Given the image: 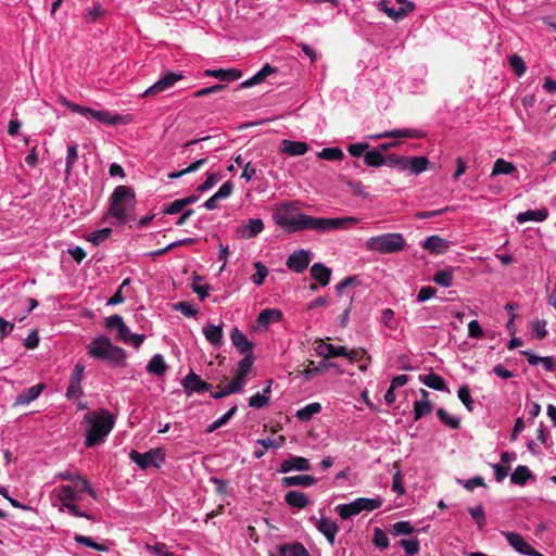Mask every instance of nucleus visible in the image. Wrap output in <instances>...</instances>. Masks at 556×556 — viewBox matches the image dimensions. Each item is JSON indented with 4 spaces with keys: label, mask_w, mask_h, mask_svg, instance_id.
<instances>
[{
    "label": "nucleus",
    "mask_w": 556,
    "mask_h": 556,
    "mask_svg": "<svg viewBox=\"0 0 556 556\" xmlns=\"http://www.w3.org/2000/svg\"><path fill=\"white\" fill-rule=\"evenodd\" d=\"M299 208L298 202L282 204L273 216L275 223L286 229L289 233H292L308 229L316 230L318 232H328L340 228H348L349 226L359 222L357 217L353 216L341 218L313 217L303 213H298Z\"/></svg>",
    "instance_id": "f257e3e1"
},
{
    "label": "nucleus",
    "mask_w": 556,
    "mask_h": 556,
    "mask_svg": "<svg viewBox=\"0 0 556 556\" xmlns=\"http://www.w3.org/2000/svg\"><path fill=\"white\" fill-rule=\"evenodd\" d=\"M136 207V194L128 186H118L110 198L108 214L117 219L119 224H126L134 219Z\"/></svg>",
    "instance_id": "f03ea898"
},
{
    "label": "nucleus",
    "mask_w": 556,
    "mask_h": 556,
    "mask_svg": "<svg viewBox=\"0 0 556 556\" xmlns=\"http://www.w3.org/2000/svg\"><path fill=\"white\" fill-rule=\"evenodd\" d=\"M87 350L91 357L104 361L113 367H124L126 365L125 350L114 345L108 337L94 338L88 344Z\"/></svg>",
    "instance_id": "7ed1b4c3"
},
{
    "label": "nucleus",
    "mask_w": 556,
    "mask_h": 556,
    "mask_svg": "<svg viewBox=\"0 0 556 556\" xmlns=\"http://www.w3.org/2000/svg\"><path fill=\"white\" fill-rule=\"evenodd\" d=\"M85 418L90 421L86 434V446L92 447L110 433L114 426V418L108 410H100L92 418L86 415Z\"/></svg>",
    "instance_id": "20e7f679"
},
{
    "label": "nucleus",
    "mask_w": 556,
    "mask_h": 556,
    "mask_svg": "<svg viewBox=\"0 0 556 556\" xmlns=\"http://www.w3.org/2000/svg\"><path fill=\"white\" fill-rule=\"evenodd\" d=\"M60 102L62 105L70 109L72 112L77 113L81 116H85L86 118L90 121H96L104 125H118L124 123V117L119 114L112 115L109 111L104 110H93L88 106L79 105L76 103L71 102L66 98L62 97L60 99Z\"/></svg>",
    "instance_id": "39448f33"
},
{
    "label": "nucleus",
    "mask_w": 556,
    "mask_h": 556,
    "mask_svg": "<svg viewBox=\"0 0 556 556\" xmlns=\"http://www.w3.org/2000/svg\"><path fill=\"white\" fill-rule=\"evenodd\" d=\"M367 249L382 254L400 252L405 247V240L401 233L392 232L371 237L366 242Z\"/></svg>",
    "instance_id": "423d86ee"
},
{
    "label": "nucleus",
    "mask_w": 556,
    "mask_h": 556,
    "mask_svg": "<svg viewBox=\"0 0 556 556\" xmlns=\"http://www.w3.org/2000/svg\"><path fill=\"white\" fill-rule=\"evenodd\" d=\"M129 457L136 465L146 470L150 467L160 468L165 460V452L161 447L152 448L146 453L131 450Z\"/></svg>",
    "instance_id": "0eeeda50"
},
{
    "label": "nucleus",
    "mask_w": 556,
    "mask_h": 556,
    "mask_svg": "<svg viewBox=\"0 0 556 556\" xmlns=\"http://www.w3.org/2000/svg\"><path fill=\"white\" fill-rule=\"evenodd\" d=\"M181 386L187 396H190L193 393H203L212 389L211 383L202 380L201 377L192 370L182 378Z\"/></svg>",
    "instance_id": "6e6552de"
},
{
    "label": "nucleus",
    "mask_w": 556,
    "mask_h": 556,
    "mask_svg": "<svg viewBox=\"0 0 556 556\" xmlns=\"http://www.w3.org/2000/svg\"><path fill=\"white\" fill-rule=\"evenodd\" d=\"M503 534L507 542L520 554L528 556H543L528 544L520 534L515 532H504Z\"/></svg>",
    "instance_id": "1a4fd4ad"
},
{
    "label": "nucleus",
    "mask_w": 556,
    "mask_h": 556,
    "mask_svg": "<svg viewBox=\"0 0 556 556\" xmlns=\"http://www.w3.org/2000/svg\"><path fill=\"white\" fill-rule=\"evenodd\" d=\"M182 78L181 74L176 73H167L162 78H160L156 83H154L151 87H149L143 96H156L168 88H170L176 81L180 80Z\"/></svg>",
    "instance_id": "9d476101"
},
{
    "label": "nucleus",
    "mask_w": 556,
    "mask_h": 556,
    "mask_svg": "<svg viewBox=\"0 0 556 556\" xmlns=\"http://www.w3.org/2000/svg\"><path fill=\"white\" fill-rule=\"evenodd\" d=\"M311 257L309 252L306 250H299L293 252L287 260V267L296 273H303L309 265Z\"/></svg>",
    "instance_id": "9b49d317"
},
{
    "label": "nucleus",
    "mask_w": 556,
    "mask_h": 556,
    "mask_svg": "<svg viewBox=\"0 0 556 556\" xmlns=\"http://www.w3.org/2000/svg\"><path fill=\"white\" fill-rule=\"evenodd\" d=\"M264 230V222L261 218H251L247 224L237 228V235L241 239H252Z\"/></svg>",
    "instance_id": "f8f14e48"
},
{
    "label": "nucleus",
    "mask_w": 556,
    "mask_h": 556,
    "mask_svg": "<svg viewBox=\"0 0 556 556\" xmlns=\"http://www.w3.org/2000/svg\"><path fill=\"white\" fill-rule=\"evenodd\" d=\"M312 466L307 458L302 456H291L285 459L278 469L279 472H290L292 470L308 471Z\"/></svg>",
    "instance_id": "ddd939ff"
},
{
    "label": "nucleus",
    "mask_w": 556,
    "mask_h": 556,
    "mask_svg": "<svg viewBox=\"0 0 556 556\" xmlns=\"http://www.w3.org/2000/svg\"><path fill=\"white\" fill-rule=\"evenodd\" d=\"M315 344L316 354L326 359L346 355L345 346H334L332 344L325 343L321 339L316 340Z\"/></svg>",
    "instance_id": "4468645a"
},
{
    "label": "nucleus",
    "mask_w": 556,
    "mask_h": 556,
    "mask_svg": "<svg viewBox=\"0 0 556 556\" xmlns=\"http://www.w3.org/2000/svg\"><path fill=\"white\" fill-rule=\"evenodd\" d=\"M45 388H46L45 383H38V384H35V386L24 390L23 392H21L17 395V397L13 402L12 406L18 407V406H24V405L30 404L33 401H35L40 395V393L42 392V390Z\"/></svg>",
    "instance_id": "2eb2a0df"
},
{
    "label": "nucleus",
    "mask_w": 556,
    "mask_h": 556,
    "mask_svg": "<svg viewBox=\"0 0 556 556\" xmlns=\"http://www.w3.org/2000/svg\"><path fill=\"white\" fill-rule=\"evenodd\" d=\"M422 248L431 254H443L450 248V242L439 236H430L422 242Z\"/></svg>",
    "instance_id": "dca6fc26"
},
{
    "label": "nucleus",
    "mask_w": 556,
    "mask_h": 556,
    "mask_svg": "<svg viewBox=\"0 0 556 556\" xmlns=\"http://www.w3.org/2000/svg\"><path fill=\"white\" fill-rule=\"evenodd\" d=\"M280 151L290 156L304 155L308 151V144L304 141L283 139L280 142Z\"/></svg>",
    "instance_id": "f3484780"
},
{
    "label": "nucleus",
    "mask_w": 556,
    "mask_h": 556,
    "mask_svg": "<svg viewBox=\"0 0 556 556\" xmlns=\"http://www.w3.org/2000/svg\"><path fill=\"white\" fill-rule=\"evenodd\" d=\"M230 340L233 346L241 353L247 355L252 353L253 343L248 340L247 336L238 328H233L230 332Z\"/></svg>",
    "instance_id": "a211bd4d"
},
{
    "label": "nucleus",
    "mask_w": 556,
    "mask_h": 556,
    "mask_svg": "<svg viewBox=\"0 0 556 556\" xmlns=\"http://www.w3.org/2000/svg\"><path fill=\"white\" fill-rule=\"evenodd\" d=\"M314 520L316 521V527L318 531H320L326 536L330 545H333L336 541V535L339 531L338 525L328 518H321L319 520H316L314 518Z\"/></svg>",
    "instance_id": "6ab92c4d"
},
{
    "label": "nucleus",
    "mask_w": 556,
    "mask_h": 556,
    "mask_svg": "<svg viewBox=\"0 0 556 556\" xmlns=\"http://www.w3.org/2000/svg\"><path fill=\"white\" fill-rule=\"evenodd\" d=\"M378 9L380 11L384 12L392 20L400 21V20H403L405 16H407L408 13H410L415 10V4L407 3V8H399L397 10H395L393 8H389L388 2L386 0H381L378 3Z\"/></svg>",
    "instance_id": "aec40b11"
},
{
    "label": "nucleus",
    "mask_w": 556,
    "mask_h": 556,
    "mask_svg": "<svg viewBox=\"0 0 556 556\" xmlns=\"http://www.w3.org/2000/svg\"><path fill=\"white\" fill-rule=\"evenodd\" d=\"M520 353L527 357V361L530 365L534 366L541 363L545 370H556V359L553 356H538L530 351H520Z\"/></svg>",
    "instance_id": "412c9836"
},
{
    "label": "nucleus",
    "mask_w": 556,
    "mask_h": 556,
    "mask_svg": "<svg viewBox=\"0 0 556 556\" xmlns=\"http://www.w3.org/2000/svg\"><path fill=\"white\" fill-rule=\"evenodd\" d=\"M276 72H277V68L273 67L270 64L267 63L254 76H252L251 78L242 81L239 85V88L240 89L250 88L252 86L261 84L262 81L265 80V78L267 76H269L270 74H274Z\"/></svg>",
    "instance_id": "4be33fe9"
},
{
    "label": "nucleus",
    "mask_w": 556,
    "mask_h": 556,
    "mask_svg": "<svg viewBox=\"0 0 556 556\" xmlns=\"http://www.w3.org/2000/svg\"><path fill=\"white\" fill-rule=\"evenodd\" d=\"M331 274V269L323 263H315L311 267L312 278L316 280L321 287H326L330 282Z\"/></svg>",
    "instance_id": "5701e85b"
},
{
    "label": "nucleus",
    "mask_w": 556,
    "mask_h": 556,
    "mask_svg": "<svg viewBox=\"0 0 556 556\" xmlns=\"http://www.w3.org/2000/svg\"><path fill=\"white\" fill-rule=\"evenodd\" d=\"M205 76H212L220 81H235L241 78L242 72L237 68H230V70H206L204 72Z\"/></svg>",
    "instance_id": "b1692460"
},
{
    "label": "nucleus",
    "mask_w": 556,
    "mask_h": 556,
    "mask_svg": "<svg viewBox=\"0 0 556 556\" xmlns=\"http://www.w3.org/2000/svg\"><path fill=\"white\" fill-rule=\"evenodd\" d=\"M315 483H316V479L313 476H307V475L283 477L281 479V485L285 488L295 486V485L308 488Z\"/></svg>",
    "instance_id": "393cba45"
},
{
    "label": "nucleus",
    "mask_w": 556,
    "mask_h": 556,
    "mask_svg": "<svg viewBox=\"0 0 556 556\" xmlns=\"http://www.w3.org/2000/svg\"><path fill=\"white\" fill-rule=\"evenodd\" d=\"M285 502L289 506L294 507V508H299V509L305 508L308 505V503H309L308 497L306 496V494H304L301 491H295V490H292V491H289V492L286 493Z\"/></svg>",
    "instance_id": "a878e982"
},
{
    "label": "nucleus",
    "mask_w": 556,
    "mask_h": 556,
    "mask_svg": "<svg viewBox=\"0 0 556 556\" xmlns=\"http://www.w3.org/2000/svg\"><path fill=\"white\" fill-rule=\"evenodd\" d=\"M282 312L277 308H265L257 316V323L262 327H268L273 323H278L282 319Z\"/></svg>",
    "instance_id": "bb28decb"
},
{
    "label": "nucleus",
    "mask_w": 556,
    "mask_h": 556,
    "mask_svg": "<svg viewBox=\"0 0 556 556\" xmlns=\"http://www.w3.org/2000/svg\"><path fill=\"white\" fill-rule=\"evenodd\" d=\"M548 212L546 208L541 210H528L517 215L516 219L519 224L526 222H543L547 218Z\"/></svg>",
    "instance_id": "cd10ccee"
},
{
    "label": "nucleus",
    "mask_w": 556,
    "mask_h": 556,
    "mask_svg": "<svg viewBox=\"0 0 556 556\" xmlns=\"http://www.w3.org/2000/svg\"><path fill=\"white\" fill-rule=\"evenodd\" d=\"M429 166V160L426 156H413L407 157L406 170L410 174L418 175L425 170H427Z\"/></svg>",
    "instance_id": "c85d7f7f"
},
{
    "label": "nucleus",
    "mask_w": 556,
    "mask_h": 556,
    "mask_svg": "<svg viewBox=\"0 0 556 556\" xmlns=\"http://www.w3.org/2000/svg\"><path fill=\"white\" fill-rule=\"evenodd\" d=\"M278 556H309V554L301 543H292L280 545Z\"/></svg>",
    "instance_id": "c756f323"
},
{
    "label": "nucleus",
    "mask_w": 556,
    "mask_h": 556,
    "mask_svg": "<svg viewBox=\"0 0 556 556\" xmlns=\"http://www.w3.org/2000/svg\"><path fill=\"white\" fill-rule=\"evenodd\" d=\"M203 334L206 340L214 346H220L223 343V327L207 325L203 328Z\"/></svg>",
    "instance_id": "7c9ffc66"
},
{
    "label": "nucleus",
    "mask_w": 556,
    "mask_h": 556,
    "mask_svg": "<svg viewBox=\"0 0 556 556\" xmlns=\"http://www.w3.org/2000/svg\"><path fill=\"white\" fill-rule=\"evenodd\" d=\"M424 137L422 131L417 129H401V130H391L383 132L381 135L376 136L375 138H413L418 139Z\"/></svg>",
    "instance_id": "2f4dec72"
},
{
    "label": "nucleus",
    "mask_w": 556,
    "mask_h": 556,
    "mask_svg": "<svg viewBox=\"0 0 556 556\" xmlns=\"http://www.w3.org/2000/svg\"><path fill=\"white\" fill-rule=\"evenodd\" d=\"M531 478H532L531 470L525 465H519L516 467V469L511 473L510 481L513 484H516V485H525L527 483V481Z\"/></svg>",
    "instance_id": "473e14b6"
},
{
    "label": "nucleus",
    "mask_w": 556,
    "mask_h": 556,
    "mask_svg": "<svg viewBox=\"0 0 556 556\" xmlns=\"http://www.w3.org/2000/svg\"><path fill=\"white\" fill-rule=\"evenodd\" d=\"M422 383H425L428 388H431L437 391H445L447 390L444 379L434 372L425 375L420 377Z\"/></svg>",
    "instance_id": "72a5a7b5"
},
{
    "label": "nucleus",
    "mask_w": 556,
    "mask_h": 556,
    "mask_svg": "<svg viewBox=\"0 0 556 556\" xmlns=\"http://www.w3.org/2000/svg\"><path fill=\"white\" fill-rule=\"evenodd\" d=\"M364 163L367 166L380 167L382 165H386V155L381 153V150L368 149L367 152L364 154Z\"/></svg>",
    "instance_id": "f704fd0d"
},
{
    "label": "nucleus",
    "mask_w": 556,
    "mask_h": 556,
    "mask_svg": "<svg viewBox=\"0 0 556 556\" xmlns=\"http://www.w3.org/2000/svg\"><path fill=\"white\" fill-rule=\"evenodd\" d=\"M336 511L339 514V516L342 519H349L352 516H355V515H358L362 513L357 500H355L349 504L338 505L336 507Z\"/></svg>",
    "instance_id": "c9c22d12"
},
{
    "label": "nucleus",
    "mask_w": 556,
    "mask_h": 556,
    "mask_svg": "<svg viewBox=\"0 0 556 556\" xmlns=\"http://www.w3.org/2000/svg\"><path fill=\"white\" fill-rule=\"evenodd\" d=\"M167 369V365L161 354H155L147 365V370L156 376H163Z\"/></svg>",
    "instance_id": "e433bc0d"
},
{
    "label": "nucleus",
    "mask_w": 556,
    "mask_h": 556,
    "mask_svg": "<svg viewBox=\"0 0 556 556\" xmlns=\"http://www.w3.org/2000/svg\"><path fill=\"white\" fill-rule=\"evenodd\" d=\"M321 410V405L317 402L311 403L296 412V418L302 421H308L314 415Z\"/></svg>",
    "instance_id": "4c0bfd02"
},
{
    "label": "nucleus",
    "mask_w": 556,
    "mask_h": 556,
    "mask_svg": "<svg viewBox=\"0 0 556 556\" xmlns=\"http://www.w3.org/2000/svg\"><path fill=\"white\" fill-rule=\"evenodd\" d=\"M516 170V166L511 162H507L504 159H497L493 165L492 175H509Z\"/></svg>",
    "instance_id": "58836bf2"
},
{
    "label": "nucleus",
    "mask_w": 556,
    "mask_h": 556,
    "mask_svg": "<svg viewBox=\"0 0 556 556\" xmlns=\"http://www.w3.org/2000/svg\"><path fill=\"white\" fill-rule=\"evenodd\" d=\"M78 160V146L77 143H72L67 148V155L65 162V174L66 178L72 174L73 166Z\"/></svg>",
    "instance_id": "ea45409f"
},
{
    "label": "nucleus",
    "mask_w": 556,
    "mask_h": 556,
    "mask_svg": "<svg viewBox=\"0 0 556 556\" xmlns=\"http://www.w3.org/2000/svg\"><path fill=\"white\" fill-rule=\"evenodd\" d=\"M73 484L76 492H87L90 496L97 498V492L90 486L89 481L85 477L75 476Z\"/></svg>",
    "instance_id": "a19ab883"
},
{
    "label": "nucleus",
    "mask_w": 556,
    "mask_h": 556,
    "mask_svg": "<svg viewBox=\"0 0 556 556\" xmlns=\"http://www.w3.org/2000/svg\"><path fill=\"white\" fill-rule=\"evenodd\" d=\"M393 468L395 469V472L393 473L392 478V491L396 492L400 495H403L405 493V489L403 485V473L401 471L400 464L395 462L393 464Z\"/></svg>",
    "instance_id": "79ce46f5"
},
{
    "label": "nucleus",
    "mask_w": 556,
    "mask_h": 556,
    "mask_svg": "<svg viewBox=\"0 0 556 556\" xmlns=\"http://www.w3.org/2000/svg\"><path fill=\"white\" fill-rule=\"evenodd\" d=\"M437 416L445 426L450 427L451 429H458L460 427V420L457 417L450 415L442 407L437 410Z\"/></svg>",
    "instance_id": "37998d69"
},
{
    "label": "nucleus",
    "mask_w": 556,
    "mask_h": 556,
    "mask_svg": "<svg viewBox=\"0 0 556 556\" xmlns=\"http://www.w3.org/2000/svg\"><path fill=\"white\" fill-rule=\"evenodd\" d=\"M468 513L472 517V519L476 521L478 528L481 530L486 525V517L484 513V508L481 504L477 505L476 507H468Z\"/></svg>",
    "instance_id": "c03bdc74"
},
{
    "label": "nucleus",
    "mask_w": 556,
    "mask_h": 556,
    "mask_svg": "<svg viewBox=\"0 0 556 556\" xmlns=\"http://www.w3.org/2000/svg\"><path fill=\"white\" fill-rule=\"evenodd\" d=\"M112 235L111 228H102L100 230L93 231L87 236V240L91 242L93 245H100L103 241L110 238Z\"/></svg>",
    "instance_id": "a18cd8bd"
},
{
    "label": "nucleus",
    "mask_w": 556,
    "mask_h": 556,
    "mask_svg": "<svg viewBox=\"0 0 556 556\" xmlns=\"http://www.w3.org/2000/svg\"><path fill=\"white\" fill-rule=\"evenodd\" d=\"M432 410V403L429 400H420L414 403V418L420 419Z\"/></svg>",
    "instance_id": "49530a36"
},
{
    "label": "nucleus",
    "mask_w": 556,
    "mask_h": 556,
    "mask_svg": "<svg viewBox=\"0 0 556 556\" xmlns=\"http://www.w3.org/2000/svg\"><path fill=\"white\" fill-rule=\"evenodd\" d=\"M318 157L327 161H339L342 160L344 154L340 148H325L320 152L317 153Z\"/></svg>",
    "instance_id": "de8ad7c7"
},
{
    "label": "nucleus",
    "mask_w": 556,
    "mask_h": 556,
    "mask_svg": "<svg viewBox=\"0 0 556 556\" xmlns=\"http://www.w3.org/2000/svg\"><path fill=\"white\" fill-rule=\"evenodd\" d=\"M237 412V406L233 405L227 413H225L219 419L215 420L214 422H212L207 429H206V433H212L214 432L215 430L219 429L220 427H223L224 425H226L229 419L236 414Z\"/></svg>",
    "instance_id": "09e8293b"
},
{
    "label": "nucleus",
    "mask_w": 556,
    "mask_h": 556,
    "mask_svg": "<svg viewBox=\"0 0 556 556\" xmlns=\"http://www.w3.org/2000/svg\"><path fill=\"white\" fill-rule=\"evenodd\" d=\"M407 157L408 156L404 155L388 154L386 155V165L401 170H406Z\"/></svg>",
    "instance_id": "8fccbe9b"
},
{
    "label": "nucleus",
    "mask_w": 556,
    "mask_h": 556,
    "mask_svg": "<svg viewBox=\"0 0 556 556\" xmlns=\"http://www.w3.org/2000/svg\"><path fill=\"white\" fill-rule=\"evenodd\" d=\"M433 281L442 287L448 288L453 282V274L448 269H442L434 274Z\"/></svg>",
    "instance_id": "3c124183"
},
{
    "label": "nucleus",
    "mask_w": 556,
    "mask_h": 556,
    "mask_svg": "<svg viewBox=\"0 0 556 556\" xmlns=\"http://www.w3.org/2000/svg\"><path fill=\"white\" fill-rule=\"evenodd\" d=\"M254 361H255V357H254L253 353H248L247 355H244V357L242 359H240L238 362L236 372L248 376V374L252 369Z\"/></svg>",
    "instance_id": "603ef678"
},
{
    "label": "nucleus",
    "mask_w": 556,
    "mask_h": 556,
    "mask_svg": "<svg viewBox=\"0 0 556 556\" xmlns=\"http://www.w3.org/2000/svg\"><path fill=\"white\" fill-rule=\"evenodd\" d=\"M356 500L359 504L362 511L363 510L372 511L375 509L380 508L382 505V500H380V498L358 497Z\"/></svg>",
    "instance_id": "864d4df0"
},
{
    "label": "nucleus",
    "mask_w": 556,
    "mask_h": 556,
    "mask_svg": "<svg viewBox=\"0 0 556 556\" xmlns=\"http://www.w3.org/2000/svg\"><path fill=\"white\" fill-rule=\"evenodd\" d=\"M458 399L465 405L468 412H472L473 409V400L470 394V390L468 386H462L457 392Z\"/></svg>",
    "instance_id": "5fc2aeb1"
},
{
    "label": "nucleus",
    "mask_w": 556,
    "mask_h": 556,
    "mask_svg": "<svg viewBox=\"0 0 556 556\" xmlns=\"http://www.w3.org/2000/svg\"><path fill=\"white\" fill-rule=\"evenodd\" d=\"M254 268H255L256 271L252 276V281L256 286H261V285H263L265 278L268 275V269H267V267L262 262H255L254 263Z\"/></svg>",
    "instance_id": "6e6d98bb"
},
{
    "label": "nucleus",
    "mask_w": 556,
    "mask_h": 556,
    "mask_svg": "<svg viewBox=\"0 0 556 556\" xmlns=\"http://www.w3.org/2000/svg\"><path fill=\"white\" fill-rule=\"evenodd\" d=\"M74 540L78 544H83V545L89 546V547L94 548V549L100 551V552H106L108 551V546L106 545L99 544V543L94 542L90 536H85V535H81V534H76Z\"/></svg>",
    "instance_id": "4d7b16f0"
},
{
    "label": "nucleus",
    "mask_w": 556,
    "mask_h": 556,
    "mask_svg": "<svg viewBox=\"0 0 556 556\" xmlns=\"http://www.w3.org/2000/svg\"><path fill=\"white\" fill-rule=\"evenodd\" d=\"M510 67L515 71L517 76H522L526 73L527 66L521 56L513 54L508 59Z\"/></svg>",
    "instance_id": "13d9d810"
},
{
    "label": "nucleus",
    "mask_w": 556,
    "mask_h": 556,
    "mask_svg": "<svg viewBox=\"0 0 556 556\" xmlns=\"http://www.w3.org/2000/svg\"><path fill=\"white\" fill-rule=\"evenodd\" d=\"M59 498L64 503H72L77 500L76 491L71 485H61L59 489Z\"/></svg>",
    "instance_id": "bf43d9fd"
},
{
    "label": "nucleus",
    "mask_w": 556,
    "mask_h": 556,
    "mask_svg": "<svg viewBox=\"0 0 556 556\" xmlns=\"http://www.w3.org/2000/svg\"><path fill=\"white\" fill-rule=\"evenodd\" d=\"M414 532V527L408 521H399L392 526L393 535H409Z\"/></svg>",
    "instance_id": "052dcab7"
},
{
    "label": "nucleus",
    "mask_w": 556,
    "mask_h": 556,
    "mask_svg": "<svg viewBox=\"0 0 556 556\" xmlns=\"http://www.w3.org/2000/svg\"><path fill=\"white\" fill-rule=\"evenodd\" d=\"M400 545L404 548L406 555L414 556L419 553L420 545L418 539L406 540L403 539L400 541Z\"/></svg>",
    "instance_id": "680f3d73"
},
{
    "label": "nucleus",
    "mask_w": 556,
    "mask_h": 556,
    "mask_svg": "<svg viewBox=\"0 0 556 556\" xmlns=\"http://www.w3.org/2000/svg\"><path fill=\"white\" fill-rule=\"evenodd\" d=\"M223 175L219 173H211L207 175L206 179L198 187V191L205 192L213 188L220 179Z\"/></svg>",
    "instance_id": "e2e57ef3"
},
{
    "label": "nucleus",
    "mask_w": 556,
    "mask_h": 556,
    "mask_svg": "<svg viewBox=\"0 0 556 556\" xmlns=\"http://www.w3.org/2000/svg\"><path fill=\"white\" fill-rule=\"evenodd\" d=\"M546 321L544 319H535L531 323V330L534 338L541 340L546 337Z\"/></svg>",
    "instance_id": "0e129e2a"
},
{
    "label": "nucleus",
    "mask_w": 556,
    "mask_h": 556,
    "mask_svg": "<svg viewBox=\"0 0 556 556\" xmlns=\"http://www.w3.org/2000/svg\"><path fill=\"white\" fill-rule=\"evenodd\" d=\"M372 543L379 548H382V549L388 548L389 539H388L386 532L379 528H376L374 531Z\"/></svg>",
    "instance_id": "69168bd1"
},
{
    "label": "nucleus",
    "mask_w": 556,
    "mask_h": 556,
    "mask_svg": "<svg viewBox=\"0 0 556 556\" xmlns=\"http://www.w3.org/2000/svg\"><path fill=\"white\" fill-rule=\"evenodd\" d=\"M368 149H370V146L367 142H357L348 146V152L354 157L362 156Z\"/></svg>",
    "instance_id": "338daca9"
},
{
    "label": "nucleus",
    "mask_w": 556,
    "mask_h": 556,
    "mask_svg": "<svg viewBox=\"0 0 556 556\" xmlns=\"http://www.w3.org/2000/svg\"><path fill=\"white\" fill-rule=\"evenodd\" d=\"M343 357H346L350 362H357L363 358H366L368 362H370V356L364 349H353L351 351L346 350V355H343Z\"/></svg>",
    "instance_id": "774afa93"
}]
</instances>
